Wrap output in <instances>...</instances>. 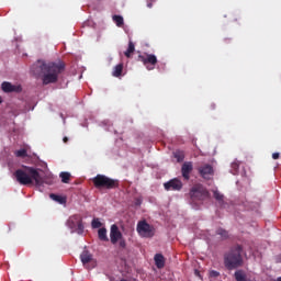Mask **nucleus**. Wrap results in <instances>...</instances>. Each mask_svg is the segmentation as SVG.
<instances>
[{"instance_id":"8","label":"nucleus","mask_w":281,"mask_h":281,"mask_svg":"<svg viewBox=\"0 0 281 281\" xmlns=\"http://www.w3.org/2000/svg\"><path fill=\"white\" fill-rule=\"evenodd\" d=\"M67 226L72 232H77L78 234H82L85 232V225H82V216L80 215H72L67 221Z\"/></svg>"},{"instance_id":"13","label":"nucleus","mask_w":281,"mask_h":281,"mask_svg":"<svg viewBox=\"0 0 281 281\" xmlns=\"http://www.w3.org/2000/svg\"><path fill=\"white\" fill-rule=\"evenodd\" d=\"M192 170H194V165H192V161H186L182 164L181 173L184 181H190V172H192Z\"/></svg>"},{"instance_id":"33","label":"nucleus","mask_w":281,"mask_h":281,"mask_svg":"<svg viewBox=\"0 0 281 281\" xmlns=\"http://www.w3.org/2000/svg\"><path fill=\"white\" fill-rule=\"evenodd\" d=\"M274 281H281V277H278Z\"/></svg>"},{"instance_id":"26","label":"nucleus","mask_w":281,"mask_h":281,"mask_svg":"<svg viewBox=\"0 0 281 281\" xmlns=\"http://www.w3.org/2000/svg\"><path fill=\"white\" fill-rule=\"evenodd\" d=\"M213 196L216 201H223V199H224V195L218 191H214Z\"/></svg>"},{"instance_id":"35","label":"nucleus","mask_w":281,"mask_h":281,"mask_svg":"<svg viewBox=\"0 0 281 281\" xmlns=\"http://www.w3.org/2000/svg\"><path fill=\"white\" fill-rule=\"evenodd\" d=\"M3 102V100L1 99V97H0V104Z\"/></svg>"},{"instance_id":"5","label":"nucleus","mask_w":281,"mask_h":281,"mask_svg":"<svg viewBox=\"0 0 281 281\" xmlns=\"http://www.w3.org/2000/svg\"><path fill=\"white\" fill-rule=\"evenodd\" d=\"M190 196L192 201H205L210 199V191L202 184H195L190 190Z\"/></svg>"},{"instance_id":"15","label":"nucleus","mask_w":281,"mask_h":281,"mask_svg":"<svg viewBox=\"0 0 281 281\" xmlns=\"http://www.w3.org/2000/svg\"><path fill=\"white\" fill-rule=\"evenodd\" d=\"M154 260L157 269H164V267H166V258H164V255L156 254Z\"/></svg>"},{"instance_id":"4","label":"nucleus","mask_w":281,"mask_h":281,"mask_svg":"<svg viewBox=\"0 0 281 281\" xmlns=\"http://www.w3.org/2000/svg\"><path fill=\"white\" fill-rule=\"evenodd\" d=\"M92 182L97 190H115V188H120V180L109 178L104 175H97L92 179Z\"/></svg>"},{"instance_id":"22","label":"nucleus","mask_w":281,"mask_h":281,"mask_svg":"<svg viewBox=\"0 0 281 281\" xmlns=\"http://www.w3.org/2000/svg\"><path fill=\"white\" fill-rule=\"evenodd\" d=\"M63 183H69V179H71V173L69 172H60L59 175Z\"/></svg>"},{"instance_id":"7","label":"nucleus","mask_w":281,"mask_h":281,"mask_svg":"<svg viewBox=\"0 0 281 281\" xmlns=\"http://www.w3.org/2000/svg\"><path fill=\"white\" fill-rule=\"evenodd\" d=\"M136 232L142 238H153V236H155V226L148 224L146 221H139L136 226Z\"/></svg>"},{"instance_id":"1","label":"nucleus","mask_w":281,"mask_h":281,"mask_svg":"<svg viewBox=\"0 0 281 281\" xmlns=\"http://www.w3.org/2000/svg\"><path fill=\"white\" fill-rule=\"evenodd\" d=\"M63 71H65V63L61 60L45 63L38 59L31 67V74L35 78H41L43 85H56Z\"/></svg>"},{"instance_id":"17","label":"nucleus","mask_w":281,"mask_h":281,"mask_svg":"<svg viewBox=\"0 0 281 281\" xmlns=\"http://www.w3.org/2000/svg\"><path fill=\"white\" fill-rule=\"evenodd\" d=\"M98 236L99 240H102L103 243H109V236H106V228H99Z\"/></svg>"},{"instance_id":"2","label":"nucleus","mask_w":281,"mask_h":281,"mask_svg":"<svg viewBox=\"0 0 281 281\" xmlns=\"http://www.w3.org/2000/svg\"><path fill=\"white\" fill-rule=\"evenodd\" d=\"M13 177L20 183V186H43V177L38 172V169L30 166H22V168L14 171Z\"/></svg>"},{"instance_id":"19","label":"nucleus","mask_w":281,"mask_h":281,"mask_svg":"<svg viewBox=\"0 0 281 281\" xmlns=\"http://www.w3.org/2000/svg\"><path fill=\"white\" fill-rule=\"evenodd\" d=\"M134 52H135V44L133 43V41H130L128 42V47L124 53L126 58H131V54H133Z\"/></svg>"},{"instance_id":"21","label":"nucleus","mask_w":281,"mask_h":281,"mask_svg":"<svg viewBox=\"0 0 281 281\" xmlns=\"http://www.w3.org/2000/svg\"><path fill=\"white\" fill-rule=\"evenodd\" d=\"M112 20L114 21L117 27H122V25H124V18L122 15H113Z\"/></svg>"},{"instance_id":"16","label":"nucleus","mask_w":281,"mask_h":281,"mask_svg":"<svg viewBox=\"0 0 281 281\" xmlns=\"http://www.w3.org/2000/svg\"><path fill=\"white\" fill-rule=\"evenodd\" d=\"M124 71V64H117L115 67H114V69H113V71H112V76L114 77V78H120L121 76H122V72Z\"/></svg>"},{"instance_id":"6","label":"nucleus","mask_w":281,"mask_h":281,"mask_svg":"<svg viewBox=\"0 0 281 281\" xmlns=\"http://www.w3.org/2000/svg\"><path fill=\"white\" fill-rule=\"evenodd\" d=\"M137 60L138 63H143L147 71H153V69H155V67L157 66V63H159L155 54L148 53L138 55Z\"/></svg>"},{"instance_id":"12","label":"nucleus","mask_w":281,"mask_h":281,"mask_svg":"<svg viewBox=\"0 0 281 281\" xmlns=\"http://www.w3.org/2000/svg\"><path fill=\"white\" fill-rule=\"evenodd\" d=\"M1 89L2 91H4V93H21L23 91V88H21V86L11 85L8 81L2 82Z\"/></svg>"},{"instance_id":"3","label":"nucleus","mask_w":281,"mask_h":281,"mask_svg":"<svg viewBox=\"0 0 281 281\" xmlns=\"http://www.w3.org/2000/svg\"><path fill=\"white\" fill-rule=\"evenodd\" d=\"M243 246L235 245L231 247V249L224 254V267L228 271H234L235 269H240L243 265H245V260L243 259Z\"/></svg>"},{"instance_id":"9","label":"nucleus","mask_w":281,"mask_h":281,"mask_svg":"<svg viewBox=\"0 0 281 281\" xmlns=\"http://www.w3.org/2000/svg\"><path fill=\"white\" fill-rule=\"evenodd\" d=\"M80 260L83 267H87V269H93V267H95V260H93V255H91L89 250H83L81 252Z\"/></svg>"},{"instance_id":"10","label":"nucleus","mask_w":281,"mask_h":281,"mask_svg":"<svg viewBox=\"0 0 281 281\" xmlns=\"http://www.w3.org/2000/svg\"><path fill=\"white\" fill-rule=\"evenodd\" d=\"M164 188L165 190H167V192H169L170 190L179 192L183 189V182H181V180H179L178 178H175L169 180L168 182H165Z\"/></svg>"},{"instance_id":"20","label":"nucleus","mask_w":281,"mask_h":281,"mask_svg":"<svg viewBox=\"0 0 281 281\" xmlns=\"http://www.w3.org/2000/svg\"><path fill=\"white\" fill-rule=\"evenodd\" d=\"M173 157H175V159H177L178 164H181V161H183V159H186V154L181 150H177L173 153Z\"/></svg>"},{"instance_id":"31","label":"nucleus","mask_w":281,"mask_h":281,"mask_svg":"<svg viewBox=\"0 0 281 281\" xmlns=\"http://www.w3.org/2000/svg\"><path fill=\"white\" fill-rule=\"evenodd\" d=\"M63 142H64V144H67V142H69V138L67 136H65Z\"/></svg>"},{"instance_id":"29","label":"nucleus","mask_w":281,"mask_h":281,"mask_svg":"<svg viewBox=\"0 0 281 281\" xmlns=\"http://www.w3.org/2000/svg\"><path fill=\"white\" fill-rule=\"evenodd\" d=\"M153 3H155V0H147V8H153Z\"/></svg>"},{"instance_id":"18","label":"nucleus","mask_w":281,"mask_h":281,"mask_svg":"<svg viewBox=\"0 0 281 281\" xmlns=\"http://www.w3.org/2000/svg\"><path fill=\"white\" fill-rule=\"evenodd\" d=\"M49 198L53 200V201H56L57 203H60V205L67 203V199L63 195H57V194H54L52 193L49 195Z\"/></svg>"},{"instance_id":"32","label":"nucleus","mask_w":281,"mask_h":281,"mask_svg":"<svg viewBox=\"0 0 281 281\" xmlns=\"http://www.w3.org/2000/svg\"><path fill=\"white\" fill-rule=\"evenodd\" d=\"M233 168H234L235 170H238V164H233Z\"/></svg>"},{"instance_id":"14","label":"nucleus","mask_w":281,"mask_h":281,"mask_svg":"<svg viewBox=\"0 0 281 281\" xmlns=\"http://www.w3.org/2000/svg\"><path fill=\"white\" fill-rule=\"evenodd\" d=\"M199 172L203 179H210L214 175V168L211 165H204L199 168Z\"/></svg>"},{"instance_id":"25","label":"nucleus","mask_w":281,"mask_h":281,"mask_svg":"<svg viewBox=\"0 0 281 281\" xmlns=\"http://www.w3.org/2000/svg\"><path fill=\"white\" fill-rule=\"evenodd\" d=\"M91 225L93 229H99V227H102V222L99 218H93Z\"/></svg>"},{"instance_id":"24","label":"nucleus","mask_w":281,"mask_h":281,"mask_svg":"<svg viewBox=\"0 0 281 281\" xmlns=\"http://www.w3.org/2000/svg\"><path fill=\"white\" fill-rule=\"evenodd\" d=\"M216 234H217V236H221V238L229 237V233H227V231H225L223 228H217Z\"/></svg>"},{"instance_id":"34","label":"nucleus","mask_w":281,"mask_h":281,"mask_svg":"<svg viewBox=\"0 0 281 281\" xmlns=\"http://www.w3.org/2000/svg\"><path fill=\"white\" fill-rule=\"evenodd\" d=\"M278 262H281V255H280L279 258H278Z\"/></svg>"},{"instance_id":"28","label":"nucleus","mask_w":281,"mask_h":281,"mask_svg":"<svg viewBox=\"0 0 281 281\" xmlns=\"http://www.w3.org/2000/svg\"><path fill=\"white\" fill-rule=\"evenodd\" d=\"M210 276H211V278H218L221 276V273L218 271H216V270H212L210 272Z\"/></svg>"},{"instance_id":"11","label":"nucleus","mask_w":281,"mask_h":281,"mask_svg":"<svg viewBox=\"0 0 281 281\" xmlns=\"http://www.w3.org/2000/svg\"><path fill=\"white\" fill-rule=\"evenodd\" d=\"M122 238H123L122 232H120V228L117 227V225L113 224L110 231V240L112 245H117V241L122 240Z\"/></svg>"},{"instance_id":"23","label":"nucleus","mask_w":281,"mask_h":281,"mask_svg":"<svg viewBox=\"0 0 281 281\" xmlns=\"http://www.w3.org/2000/svg\"><path fill=\"white\" fill-rule=\"evenodd\" d=\"M15 157H22V159H25L27 157V149H20L14 151Z\"/></svg>"},{"instance_id":"27","label":"nucleus","mask_w":281,"mask_h":281,"mask_svg":"<svg viewBox=\"0 0 281 281\" xmlns=\"http://www.w3.org/2000/svg\"><path fill=\"white\" fill-rule=\"evenodd\" d=\"M119 245H120L121 249H125L126 248V239H124V237L119 239Z\"/></svg>"},{"instance_id":"30","label":"nucleus","mask_w":281,"mask_h":281,"mask_svg":"<svg viewBox=\"0 0 281 281\" xmlns=\"http://www.w3.org/2000/svg\"><path fill=\"white\" fill-rule=\"evenodd\" d=\"M272 159H280V153H273Z\"/></svg>"}]
</instances>
